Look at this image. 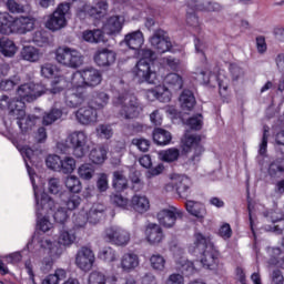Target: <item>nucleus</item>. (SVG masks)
Returning a JSON list of instances; mask_svg holds the SVG:
<instances>
[{"label":"nucleus","mask_w":284,"mask_h":284,"mask_svg":"<svg viewBox=\"0 0 284 284\" xmlns=\"http://www.w3.org/2000/svg\"><path fill=\"white\" fill-rule=\"evenodd\" d=\"M124 43L130 48V50H135V52L140 51L143 43H145V39L143 38V32L141 30L133 31L128 33L124 37Z\"/></svg>","instance_id":"nucleus-30"},{"label":"nucleus","mask_w":284,"mask_h":284,"mask_svg":"<svg viewBox=\"0 0 284 284\" xmlns=\"http://www.w3.org/2000/svg\"><path fill=\"white\" fill-rule=\"evenodd\" d=\"M55 61H58L60 65H64V68L77 70V68L83 65V54L74 48L59 47L55 50Z\"/></svg>","instance_id":"nucleus-9"},{"label":"nucleus","mask_w":284,"mask_h":284,"mask_svg":"<svg viewBox=\"0 0 284 284\" xmlns=\"http://www.w3.org/2000/svg\"><path fill=\"white\" fill-rule=\"evenodd\" d=\"M283 172H284L283 159H277L270 164L268 174L271 176H278V174H283Z\"/></svg>","instance_id":"nucleus-55"},{"label":"nucleus","mask_w":284,"mask_h":284,"mask_svg":"<svg viewBox=\"0 0 284 284\" xmlns=\"http://www.w3.org/2000/svg\"><path fill=\"white\" fill-rule=\"evenodd\" d=\"M95 261L94 251L88 246L81 247L75 254V265L82 272H90L94 267Z\"/></svg>","instance_id":"nucleus-18"},{"label":"nucleus","mask_w":284,"mask_h":284,"mask_svg":"<svg viewBox=\"0 0 284 284\" xmlns=\"http://www.w3.org/2000/svg\"><path fill=\"white\" fill-rule=\"evenodd\" d=\"M170 181L171 182L164 185V192H178L179 194H185L190 192V189L192 187V180L183 174H170Z\"/></svg>","instance_id":"nucleus-17"},{"label":"nucleus","mask_w":284,"mask_h":284,"mask_svg":"<svg viewBox=\"0 0 284 284\" xmlns=\"http://www.w3.org/2000/svg\"><path fill=\"white\" fill-rule=\"evenodd\" d=\"M17 52H19V47H17L14 41L10 40L9 38L0 39V54H2V57L12 59Z\"/></svg>","instance_id":"nucleus-37"},{"label":"nucleus","mask_w":284,"mask_h":284,"mask_svg":"<svg viewBox=\"0 0 284 284\" xmlns=\"http://www.w3.org/2000/svg\"><path fill=\"white\" fill-rule=\"evenodd\" d=\"M182 110H194L196 105V98L191 90H183L179 98Z\"/></svg>","instance_id":"nucleus-38"},{"label":"nucleus","mask_w":284,"mask_h":284,"mask_svg":"<svg viewBox=\"0 0 284 284\" xmlns=\"http://www.w3.org/2000/svg\"><path fill=\"white\" fill-rule=\"evenodd\" d=\"M267 254L271 256L270 265H277V267L284 270V253L281 252L280 247L267 248Z\"/></svg>","instance_id":"nucleus-45"},{"label":"nucleus","mask_w":284,"mask_h":284,"mask_svg":"<svg viewBox=\"0 0 284 284\" xmlns=\"http://www.w3.org/2000/svg\"><path fill=\"white\" fill-rule=\"evenodd\" d=\"M105 274L99 271H93L89 274L88 284H105Z\"/></svg>","instance_id":"nucleus-59"},{"label":"nucleus","mask_w":284,"mask_h":284,"mask_svg":"<svg viewBox=\"0 0 284 284\" xmlns=\"http://www.w3.org/2000/svg\"><path fill=\"white\" fill-rule=\"evenodd\" d=\"M125 23V17L123 16H111L106 19L103 24V32L105 34H119L123 30V24Z\"/></svg>","instance_id":"nucleus-27"},{"label":"nucleus","mask_w":284,"mask_h":284,"mask_svg":"<svg viewBox=\"0 0 284 284\" xmlns=\"http://www.w3.org/2000/svg\"><path fill=\"white\" fill-rule=\"evenodd\" d=\"M40 247L43 250L44 254H48L49 257H44L40 264V271L43 274L52 271L54 267V261L63 254V247L52 243L50 239H43L40 241Z\"/></svg>","instance_id":"nucleus-8"},{"label":"nucleus","mask_w":284,"mask_h":284,"mask_svg":"<svg viewBox=\"0 0 284 284\" xmlns=\"http://www.w3.org/2000/svg\"><path fill=\"white\" fill-rule=\"evenodd\" d=\"M153 141L156 145H170V141H172V133L161 128L154 129Z\"/></svg>","instance_id":"nucleus-44"},{"label":"nucleus","mask_w":284,"mask_h":284,"mask_svg":"<svg viewBox=\"0 0 284 284\" xmlns=\"http://www.w3.org/2000/svg\"><path fill=\"white\" fill-rule=\"evenodd\" d=\"M159 160L164 163H175L181 158V150L176 148H170L162 150L158 153Z\"/></svg>","instance_id":"nucleus-40"},{"label":"nucleus","mask_w":284,"mask_h":284,"mask_svg":"<svg viewBox=\"0 0 284 284\" xmlns=\"http://www.w3.org/2000/svg\"><path fill=\"white\" fill-rule=\"evenodd\" d=\"M111 202H113L114 205H118V207H123L124 210H130V201L128 199L123 197L121 194H112Z\"/></svg>","instance_id":"nucleus-60"},{"label":"nucleus","mask_w":284,"mask_h":284,"mask_svg":"<svg viewBox=\"0 0 284 284\" xmlns=\"http://www.w3.org/2000/svg\"><path fill=\"white\" fill-rule=\"evenodd\" d=\"M19 83H21V78L19 75H14L10 79H3L0 81V90L9 92V90H14V85H19Z\"/></svg>","instance_id":"nucleus-53"},{"label":"nucleus","mask_w":284,"mask_h":284,"mask_svg":"<svg viewBox=\"0 0 284 284\" xmlns=\"http://www.w3.org/2000/svg\"><path fill=\"white\" fill-rule=\"evenodd\" d=\"M145 241L149 245H161L163 240L165 239V234L163 233V229L161 225L151 223L146 226L144 231Z\"/></svg>","instance_id":"nucleus-22"},{"label":"nucleus","mask_w":284,"mask_h":284,"mask_svg":"<svg viewBox=\"0 0 284 284\" xmlns=\"http://www.w3.org/2000/svg\"><path fill=\"white\" fill-rule=\"evenodd\" d=\"M70 3L62 2L58 4L55 10L48 16L45 21V28L51 30V32H59L63 28H68V20L70 19Z\"/></svg>","instance_id":"nucleus-7"},{"label":"nucleus","mask_w":284,"mask_h":284,"mask_svg":"<svg viewBox=\"0 0 284 284\" xmlns=\"http://www.w3.org/2000/svg\"><path fill=\"white\" fill-rule=\"evenodd\" d=\"M81 205V196L79 195H71L69 196L68 201L65 202V207L69 210V212H72V210H77Z\"/></svg>","instance_id":"nucleus-64"},{"label":"nucleus","mask_w":284,"mask_h":284,"mask_svg":"<svg viewBox=\"0 0 284 284\" xmlns=\"http://www.w3.org/2000/svg\"><path fill=\"white\" fill-rule=\"evenodd\" d=\"M103 239L112 245H116L118 247H125V245L130 243L131 235L130 231L119 225H112L104 230Z\"/></svg>","instance_id":"nucleus-13"},{"label":"nucleus","mask_w":284,"mask_h":284,"mask_svg":"<svg viewBox=\"0 0 284 284\" xmlns=\"http://www.w3.org/2000/svg\"><path fill=\"white\" fill-rule=\"evenodd\" d=\"M17 149L24 159L27 172L33 185L38 229L41 232H50V230L54 227V224L50 221V214H54V210H57V202H54L52 197L48 195V193L39 192V187H37V183L34 182V171L30 168V164H28V161L34 163V160L37 159V154H39V151H34L30 146L21 144H18Z\"/></svg>","instance_id":"nucleus-2"},{"label":"nucleus","mask_w":284,"mask_h":284,"mask_svg":"<svg viewBox=\"0 0 284 284\" xmlns=\"http://www.w3.org/2000/svg\"><path fill=\"white\" fill-rule=\"evenodd\" d=\"M20 54L24 61H29L30 63H37L41 59V52L32 45L23 47Z\"/></svg>","instance_id":"nucleus-41"},{"label":"nucleus","mask_w":284,"mask_h":284,"mask_svg":"<svg viewBox=\"0 0 284 284\" xmlns=\"http://www.w3.org/2000/svg\"><path fill=\"white\" fill-rule=\"evenodd\" d=\"M75 119L82 125H90L92 123H97V119H99V114L97 113V109L88 105V106H82L78 111H75Z\"/></svg>","instance_id":"nucleus-25"},{"label":"nucleus","mask_w":284,"mask_h":284,"mask_svg":"<svg viewBox=\"0 0 284 284\" xmlns=\"http://www.w3.org/2000/svg\"><path fill=\"white\" fill-rule=\"evenodd\" d=\"M72 88V77L68 80L63 75H55L51 82V94H59L63 90Z\"/></svg>","instance_id":"nucleus-33"},{"label":"nucleus","mask_w":284,"mask_h":284,"mask_svg":"<svg viewBox=\"0 0 284 284\" xmlns=\"http://www.w3.org/2000/svg\"><path fill=\"white\" fill-rule=\"evenodd\" d=\"M68 141L73 150V155L77 159H83L90 146L88 145V134L83 131H74L68 136Z\"/></svg>","instance_id":"nucleus-16"},{"label":"nucleus","mask_w":284,"mask_h":284,"mask_svg":"<svg viewBox=\"0 0 284 284\" xmlns=\"http://www.w3.org/2000/svg\"><path fill=\"white\" fill-rule=\"evenodd\" d=\"M51 216H53L55 223H60L63 225L70 219V215L68 214V211L65 209L59 206V204L55 203V209L53 213H49Z\"/></svg>","instance_id":"nucleus-51"},{"label":"nucleus","mask_w":284,"mask_h":284,"mask_svg":"<svg viewBox=\"0 0 284 284\" xmlns=\"http://www.w3.org/2000/svg\"><path fill=\"white\" fill-rule=\"evenodd\" d=\"M74 241H77V234H74V231H72V229L63 226L59 231L58 243H52L57 244L58 247H70L73 245Z\"/></svg>","instance_id":"nucleus-31"},{"label":"nucleus","mask_w":284,"mask_h":284,"mask_svg":"<svg viewBox=\"0 0 284 284\" xmlns=\"http://www.w3.org/2000/svg\"><path fill=\"white\" fill-rule=\"evenodd\" d=\"M63 116V111H61L59 108L53 106L49 112L44 113L42 118L43 125H52L54 121H59Z\"/></svg>","instance_id":"nucleus-47"},{"label":"nucleus","mask_w":284,"mask_h":284,"mask_svg":"<svg viewBox=\"0 0 284 284\" xmlns=\"http://www.w3.org/2000/svg\"><path fill=\"white\" fill-rule=\"evenodd\" d=\"M113 103L120 106L122 119H139L143 112V104L130 92L120 94Z\"/></svg>","instance_id":"nucleus-5"},{"label":"nucleus","mask_w":284,"mask_h":284,"mask_svg":"<svg viewBox=\"0 0 284 284\" xmlns=\"http://www.w3.org/2000/svg\"><path fill=\"white\" fill-rule=\"evenodd\" d=\"M181 148L184 154L193 152V155L189 159V165H196L201 161L203 152H205L203 144H201V136L194 134H185L184 138L182 139Z\"/></svg>","instance_id":"nucleus-10"},{"label":"nucleus","mask_w":284,"mask_h":284,"mask_svg":"<svg viewBox=\"0 0 284 284\" xmlns=\"http://www.w3.org/2000/svg\"><path fill=\"white\" fill-rule=\"evenodd\" d=\"M88 222H89L88 212L80 211L78 214L74 215L73 223H74L75 230L85 227V225H88Z\"/></svg>","instance_id":"nucleus-56"},{"label":"nucleus","mask_w":284,"mask_h":284,"mask_svg":"<svg viewBox=\"0 0 284 284\" xmlns=\"http://www.w3.org/2000/svg\"><path fill=\"white\" fill-rule=\"evenodd\" d=\"M174 261L176 270L184 274V276H192L193 274H196V266L185 257V251H183V248H175Z\"/></svg>","instance_id":"nucleus-20"},{"label":"nucleus","mask_w":284,"mask_h":284,"mask_svg":"<svg viewBox=\"0 0 284 284\" xmlns=\"http://www.w3.org/2000/svg\"><path fill=\"white\" fill-rule=\"evenodd\" d=\"M57 74H59L57 65L52 63H45L41 67V75L44 77V79L57 77Z\"/></svg>","instance_id":"nucleus-58"},{"label":"nucleus","mask_w":284,"mask_h":284,"mask_svg":"<svg viewBox=\"0 0 284 284\" xmlns=\"http://www.w3.org/2000/svg\"><path fill=\"white\" fill-rule=\"evenodd\" d=\"M138 58L140 61H148V63H150V61H154V59H156V53L150 49H140L138 51Z\"/></svg>","instance_id":"nucleus-62"},{"label":"nucleus","mask_w":284,"mask_h":284,"mask_svg":"<svg viewBox=\"0 0 284 284\" xmlns=\"http://www.w3.org/2000/svg\"><path fill=\"white\" fill-rule=\"evenodd\" d=\"M45 165L49 170L54 172H61V156L59 155H48L45 159Z\"/></svg>","instance_id":"nucleus-54"},{"label":"nucleus","mask_w":284,"mask_h":284,"mask_svg":"<svg viewBox=\"0 0 284 284\" xmlns=\"http://www.w3.org/2000/svg\"><path fill=\"white\" fill-rule=\"evenodd\" d=\"M113 187L116 192H123V190L128 189V179L121 171H116L113 173Z\"/></svg>","instance_id":"nucleus-50"},{"label":"nucleus","mask_w":284,"mask_h":284,"mask_svg":"<svg viewBox=\"0 0 284 284\" xmlns=\"http://www.w3.org/2000/svg\"><path fill=\"white\" fill-rule=\"evenodd\" d=\"M149 42L153 50H156L160 54H164V52H174V50H172V41L163 30L154 31L150 37Z\"/></svg>","instance_id":"nucleus-19"},{"label":"nucleus","mask_w":284,"mask_h":284,"mask_svg":"<svg viewBox=\"0 0 284 284\" xmlns=\"http://www.w3.org/2000/svg\"><path fill=\"white\" fill-rule=\"evenodd\" d=\"M149 263L154 272H165L168 260L161 253H155L150 256Z\"/></svg>","instance_id":"nucleus-46"},{"label":"nucleus","mask_w":284,"mask_h":284,"mask_svg":"<svg viewBox=\"0 0 284 284\" xmlns=\"http://www.w3.org/2000/svg\"><path fill=\"white\" fill-rule=\"evenodd\" d=\"M189 252L191 254H201V264L206 270H221L219 264V251L214 247V244L210 243V239L205 237L202 233H195L193 236V243L189 245Z\"/></svg>","instance_id":"nucleus-3"},{"label":"nucleus","mask_w":284,"mask_h":284,"mask_svg":"<svg viewBox=\"0 0 284 284\" xmlns=\"http://www.w3.org/2000/svg\"><path fill=\"white\" fill-rule=\"evenodd\" d=\"M173 95L174 93L165 84H160L146 92L149 101H154V99H156L160 103H170Z\"/></svg>","instance_id":"nucleus-24"},{"label":"nucleus","mask_w":284,"mask_h":284,"mask_svg":"<svg viewBox=\"0 0 284 284\" xmlns=\"http://www.w3.org/2000/svg\"><path fill=\"white\" fill-rule=\"evenodd\" d=\"M186 212L194 216L199 221H203L205 215L207 214V210L205 209V204L192 200H187L185 202Z\"/></svg>","instance_id":"nucleus-32"},{"label":"nucleus","mask_w":284,"mask_h":284,"mask_svg":"<svg viewBox=\"0 0 284 284\" xmlns=\"http://www.w3.org/2000/svg\"><path fill=\"white\" fill-rule=\"evenodd\" d=\"M106 11L108 3L105 1L93 0V6L80 3L77 8V17L79 19H87L88 17L100 19L101 14H105Z\"/></svg>","instance_id":"nucleus-14"},{"label":"nucleus","mask_w":284,"mask_h":284,"mask_svg":"<svg viewBox=\"0 0 284 284\" xmlns=\"http://www.w3.org/2000/svg\"><path fill=\"white\" fill-rule=\"evenodd\" d=\"M185 81L183 77L179 75V73H169L164 78V84L174 93L181 92L183 90Z\"/></svg>","instance_id":"nucleus-34"},{"label":"nucleus","mask_w":284,"mask_h":284,"mask_svg":"<svg viewBox=\"0 0 284 284\" xmlns=\"http://www.w3.org/2000/svg\"><path fill=\"white\" fill-rule=\"evenodd\" d=\"M90 161L97 165H101L108 159V148L100 145L94 148L89 155Z\"/></svg>","instance_id":"nucleus-42"},{"label":"nucleus","mask_w":284,"mask_h":284,"mask_svg":"<svg viewBox=\"0 0 284 284\" xmlns=\"http://www.w3.org/2000/svg\"><path fill=\"white\" fill-rule=\"evenodd\" d=\"M95 132L100 139H112V135L114 134L112 126L108 124L98 125V128L95 129Z\"/></svg>","instance_id":"nucleus-57"},{"label":"nucleus","mask_w":284,"mask_h":284,"mask_svg":"<svg viewBox=\"0 0 284 284\" xmlns=\"http://www.w3.org/2000/svg\"><path fill=\"white\" fill-rule=\"evenodd\" d=\"M110 101V97L105 92H100L94 98L95 108L98 110H101L108 105V102Z\"/></svg>","instance_id":"nucleus-61"},{"label":"nucleus","mask_w":284,"mask_h":284,"mask_svg":"<svg viewBox=\"0 0 284 284\" xmlns=\"http://www.w3.org/2000/svg\"><path fill=\"white\" fill-rule=\"evenodd\" d=\"M103 77L101 71L94 68H87L75 71L71 75V85H74L78 90H85V88H97L101 84Z\"/></svg>","instance_id":"nucleus-6"},{"label":"nucleus","mask_w":284,"mask_h":284,"mask_svg":"<svg viewBox=\"0 0 284 284\" xmlns=\"http://www.w3.org/2000/svg\"><path fill=\"white\" fill-rule=\"evenodd\" d=\"M34 23L32 17L14 18L8 12H0V34H26L34 30Z\"/></svg>","instance_id":"nucleus-4"},{"label":"nucleus","mask_w":284,"mask_h":284,"mask_svg":"<svg viewBox=\"0 0 284 284\" xmlns=\"http://www.w3.org/2000/svg\"><path fill=\"white\" fill-rule=\"evenodd\" d=\"M45 92H48V89L43 84L23 83L17 89V100H10L7 95L0 98V110H9L11 119L18 121L20 130H28L32 128L34 120L30 116L26 118V102L32 103Z\"/></svg>","instance_id":"nucleus-1"},{"label":"nucleus","mask_w":284,"mask_h":284,"mask_svg":"<svg viewBox=\"0 0 284 284\" xmlns=\"http://www.w3.org/2000/svg\"><path fill=\"white\" fill-rule=\"evenodd\" d=\"M64 184L69 192H72L73 194H79L83 189L81 185V180H79L77 175L67 176Z\"/></svg>","instance_id":"nucleus-49"},{"label":"nucleus","mask_w":284,"mask_h":284,"mask_svg":"<svg viewBox=\"0 0 284 284\" xmlns=\"http://www.w3.org/2000/svg\"><path fill=\"white\" fill-rule=\"evenodd\" d=\"M98 258L103 263L111 264L118 261L119 255H116V250H114L113 247L103 246L98 252Z\"/></svg>","instance_id":"nucleus-39"},{"label":"nucleus","mask_w":284,"mask_h":284,"mask_svg":"<svg viewBox=\"0 0 284 284\" xmlns=\"http://www.w3.org/2000/svg\"><path fill=\"white\" fill-rule=\"evenodd\" d=\"M82 39L87 41V43H105V41H108L105 33L100 29L83 31Z\"/></svg>","instance_id":"nucleus-36"},{"label":"nucleus","mask_w":284,"mask_h":284,"mask_svg":"<svg viewBox=\"0 0 284 284\" xmlns=\"http://www.w3.org/2000/svg\"><path fill=\"white\" fill-rule=\"evenodd\" d=\"M78 174L84 181H90L94 176V165L91 163H84L78 169Z\"/></svg>","instance_id":"nucleus-52"},{"label":"nucleus","mask_w":284,"mask_h":284,"mask_svg":"<svg viewBox=\"0 0 284 284\" xmlns=\"http://www.w3.org/2000/svg\"><path fill=\"white\" fill-rule=\"evenodd\" d=\"M87 216L91 225H97V223H99L101 219L105 216V205H103L102 203L93 204L90 207L89 212H87Z\"/></svg>","instance_id":"nucleus-35"},{"label":"nucleus","mask_w":284,"mask_h":284,"mask_svg":"<svg viewBox=\"0 0 284 284\" xmlns=\"http://www.w3.org/2000/svg\"><path fill=\"white\" fill-rule=\"evenodd\" d=\"M132 75L138 83H150L155 85L159 83V74L152 69L150 62L145 60H139L132 69Z\"/></svg>","instance_id":"nucleus-11"},{"label":"nucleus","mask_w":284,"mask_h":284,"mask_svg":"<svg viewBox=\"0 0 284 284\" xmlns=\"http://www.w3.org/2000/svg\"><path fill=\"white\" fill-rule=\"evenodd\" d=\"M263 214L265 219H267V221H271L272 223V225L264 226L265 232H274L275 234H281L283 230H281V227H278V225H275L274 223H278V221L284 220L283 211H281V209H272L264 212Z\"/></svg>","instance_id":"nucleus-26"},{"label":"nucleus","mask_w":284,"mask_h":284,"mask_svg":"<svg viewBox=\"0 0 284 284\" xmlns=\"http://www.w3.org/2000/svg\"><path fill=\"white\" fill-rule=\"evenodd\" d=\"M129 210H134L138 214H145L150 210V199L143 194H134L130 201Z\"/></svg>","instance_id":"nucleus-29"},{"label":"nucleus","mask_w":284,"mask_h":284,"mask_svg":"<svg viewBox=\"0 0 284 284\" xmlns=\"http://www.w3.org/2000/svg\"><path fill=\"white\" fill-rule=\"evenodd\" d=\"M116 61V53L110 49H101L94 54V62L100 68H108Z\"/></svg>","instance_id":"nucleus-28"},{"label":"nucleus","mask_w":284,"mask_h":284,"mask_svg":"<svg viewBox=\"0 0 284 284\" xmlns=\"http://www.w3.org/2000/svg\"><path fill=\"white\" fill-rule=\"evenodd\" d=\"M186 6V23H189V26H193V28L199 26V17H196V13L194 12H214L221 8L219 3L207 2L206 4H203L196 0H190Z\"/></svg>","instance_id":"nucleus-12"},{"label":"nucleus","mask_w":284,"mask_h":284,"mask_svg":"<svg viewBox=\"0 0 284 284\" xmlns=\"http://www.w3.org/2000/svg\"><path fill=\"white\" fill-rule=\"evenodd\" d=\"M156 219L162 227L170 230L176 225L179 219H183V210L176 206H168L158 212Z\"/></svg>","instance_id":"nucleus-15"},{"label":"nucleus","mask_w":284,"mask_h":284,"mask_svg":"<svg viewBox=\"0 0 284 284\" xmlns=\"http://www.w3.org/2000/svg\"><path fill=\"white\" fill-rule=\"evenodd\" d=\"M132 144L140 150V152H148L150 150V142L148 139L135 138L132 140Z\"/></svg>","instance_id":"nucleus-63"},{"label":"nucleus","mask_w":284,"mask_h":284,"mask_svg":"<svg viewBox=\"0 0 284 284\" xmlns=\"http://www.w3.org/2000/svg\"><path fill=\"white\" fill-rule=\"evenodd\" d=\"M64 103L68 108H79L85 103V90L78 89L74 84H71V88L67 90Z\"/></svg>","instance_id":"nucleus-21"},{"label":"nucleus","mask_w":284,"mask_h":284,"mask_svg":"<svg viewBox=\"0 0 284 284\" xmlns=\"http://www.w3.org/2000/svg\"><path fill=\"white\" fill-rule=\"evenodd\" d=\"M77 170V160L72 156H64L60 160V172L63 174H72Z\"/></svg>","instance_id":"nucleus-48"},{"label":"nucleus","mask_w":284,"mask_h":284,"mask_svg":"<svg viewBox=\"0 0 284 284\" xmlns=\"http://www.w3.org/2000/svg\"><path fill=\"white\" fill-rule=\"evenodd\" d=\"M68 278V271L64 268H57L54 273L47 275L42 280V284H60L61 281Z\"/></svg>","instance_id":"nucleus-43"},{"label":"nucleus","mask_w":284,"mask_h":284,"mask_svg":"<svg viewBox=\"0 0 284 284\" xmlns=\"http://www.w3.org/2000/svg\"><path fill=\"white\" fill-rule=\"evenodd\" d=\"M139 265H141V258L136 253H124L119 263V267L124 274H130L138 270Z\"/></svg>","instance_id":"nucleus-23"}]
</instances>
